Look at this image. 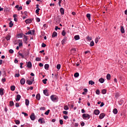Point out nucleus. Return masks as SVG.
<instances>
[{"instance_id":"nucleus-1","label":"nucleus","mask_w":127,"mask_h":127,"mask_svg":"<svg viewBox=\"0 0 127 127\" xmlns=\"http://www.w3.org/2000/svg\"><path fill=\"white\" fill-rule=\"evenodd\" d=\"M82 117L83 120H86V119H88V120H89V119L91 118V116L88 114H83L82 115Z\"/></svg>"},{"instance_id":"nucleus-2","label":"nucleus","mask_w":127,"mask_h":127,"mask_svg":"<svg viewBox=\"0 0 127 127\" xmlns=\"http://www.w3.org/2000/svg\"><path fill=\"white\" fill-rule=\"evenodd\" d=\"M66 43H67V37H64L62 41V45H64V44H66Z\"/></svg>"},{"instance_id":"nucleus-3","label":"nucleus","mask_w":127,"mask_h":127,"mask_svg":"<svg viewBox=\"0 0 127 127\" xmlns=\"http://www.w3.org/2000/svg\"><path fill=\"white\" fill-rule=\"evenodd\" d=\"M51 99L53 102H55L57 100V97L56 95H53L51 96Z\"/></svg>"},{"instance_id":"nucleus-4","label":"nucleus","mask_w":127,"mask_h":127,"mask_svg":"<svg viewBox=\"0 0 127 127\" xmlns=\"http://www.w3.org/2000/svg\"><path fill=\"white\" fill-rule=\"evenodd\" d=\"M70 53L73 55L76 54V53H77V50L75 48H72L70 50Z\"/></svg>"},{"instance_id":"nucleus-5","label":"nucleus","mask_w":127,"mask_h":127,"mask_svg":"<svg viewBox=\"0 0 127 127\" xmlns=\"http://www.w3.org/2000/svg\"><path fill=\"white\" fill-rule=\"evenodd\" d=\"M30 118L31 120V121H34L35 120V115L34 113H32L31 115L30 116Z\"/></svg>"},{"instance_id":"nucleus-6","label":"nucleus","mask_w":127,"mask_h":127,"mask_svg":"<svg viewBox=\"0 0 127 127\" xmlns=\"http://www.w3.org/2000/svg\"><path fill=\"white\" fill-rule=\"evenodd\" d=\"M27 67L28 68H32V64H31V62H26Z\"/></svg>"},{"instance_id":"nucleus-7","label":"nucleus","mask_w":127,"mask_h":127,"mask_svg":"<svg viewBox=\"0 0 127 127\" xmlns=\"http://www.w3.org/2000/svg\"><path fill=\"white\" fill-rule=\"evenodd\" d=\"M34 78H33L32 81H30L29 80H27L26 83L28 84V85H32V83L34 81Z\"/></svg>"},{"instance_id":"nucleus-8","label":"nucleus","mask_w":127,"mask_h":127,"mask_svg":"<svg viewBox=\"0 0 127 127\" xmlns=\"http://www.w3.org/2000/svg\"><path fill=\"white\" fill-rule=\"evenodd\" d=\"M27 40H28L27 36L24 35V38H23L24 42L25 43L27 44Z\"/></svg>"},{"instance_id":"nucleus-9","label":"nucleus","mask_w":127,"mask_h":127,"mask_svg":"<svg viewBox=\"0 0 127 127\" xmlns=\"http://www.w3.org/2000/svg\"><path fill=\"white\" fill-rule=\"evenodd\" d=\"M20 82L21 85H24L25 84V79L24 78L21 79Z\"/></svg>"},{"instance_id":"nucleus-10","label":"nucleus","mask_w":127,"mask_h":127,"mask_svg":"<svg viewBox=\"0 0 127 127\" xmlns=\"http://www.w3.org/2000/svg\"><path fill=\"white\" fill-rule=\"evenodd\" d=\"M105 116L106 115L105 114V113H101L99 116V119L102 120V119H104V118H105Z\"/></svg>"},{"instance_id":"nucleus-11","label":"nucleus","mask_w":127,"mask_h":127,"mask_svg":"<svg viewBox=\"0 0 127 127\" xmlns=\"http://www.w3.org/2000/svg\"><path fill=\"white\" fill-rule=\"evenodd\" d=\"M100 114V111L99 110H95L94 111V114L97 116Z\"/></svg>"},{"instance_id":"nucleus-12","label":"nucleus","mask_w":127,"mask_h":127,"mask_svg":"<svg viewBox=\"0 0 127 127\" xmlns=\"http://www.w3.org/2000/svg\"><path fill=\"white\" fill-rule=\"evenodd\" d=\"M25 22H26L27 24L31 23V22H32V20L31 19H27L25 21Z\"/></svg>"},{"instance_id":"nucleus-13","label":"nucleus","mask_w":127,"mask_h":127,"mask_svg":"<svg viewBox=\"0 0 127 127\" xmlns=\"http://www.w3.org/2000/svg\"><path fill=\"white\" fill-rule=\"evenodd\" d=\"M121 32L122 34H124L125 32V28H124V26H121Z\"/></svg>"},{"instance_id":"nucleus-14","label":"nucleus","mask_w":127,"mask_h":127,"mask_svg":"<svg viewBox=\"0 0 127 127\" xmlns=\"http://www.w3.org/2000/svg\"><path fill=\"white\" fill-rule=\"evenodd\" d=\"M21 98V96H20V95L19 94H18L17 96H16V102L19 101V100H20V98Z\"/></svg>"},{"instance_id":"nucleus-15","label":"nucleus","mask_w":127,"mask_h":127,"mask_svg":"<svg viewBox=\"0 0 127 127\" xmlns=\"http://www.w3.org/2000/svg\"><path fill=\"white\" fill-rule=\"evenodd\" d=\"M101 39V37H100V36H98L97 37H96L95 38V43H98V42H99V41Z\"/></svg>"},{"instance_id":"nucleus-16","label":"nucleus","mask_w":127,"mask_h":127,"mask_svg":"<svg viewBox=\"0 0 127 127\" xmlns=\"http://www.w3.org/2000/svg\"><path fill=\"white\" fill-rule=\"evenodd\" d=\"M74 38L75 40H79V39H80V36H79V35H75Z\"/></svg>"},{"instance_id":"nucleus-17","label":"nucleus","mask_w":127,"mask_h":127,"mask_svg":"<svg viewBox=\"0 0 127 127\" xmlns=\"http://www.w3.org/2000/svg\"><path fill=\"white\" fill-rule=\"evenodd\" d=\"M36 99L38 100V101H39L40 100V94H37L36 96Z\"/></svg>"},{"instance_id":"nucleus-18","label":"nucleus","mask_w":127,"mask_h":127,"mask_svg":"<svg viewBox=\"0 0 127 127\" xmlns=\"http://www.w3.org/2000/svg\"><path fill=\"white\" fill-rule=\"evenodd\" d=\"M99 82H100V83H103L104 82H105V79L103 78H101L99 79Z\"/></svg>"},{"instance_id":"nucleus-19","label":"nucleus","mask_w":127,"mask_h":127,"mask_svg":"<svg viewBox=\"0 0 127 127\" xmlns=\"http://www.w3.org/2000/svg\"><path fill=\"white\" fill-rule=\"evenodd\" d=\"M86 17H87L88 20H91V14L89 13H87L86 14Z\"/></svg>"},{"instance_id":"nucleus-20","label":"nucleus","mask_w":127,"mask_h":127,"mask_svg":"<svg viewBox=\"0 0 127 127\" xmlns=\"http://www.w3.org/2000/svg\"><path fill=\"white\" fill-rule=\"evenodd\" d=\"M60 11H61V14H62V15L64 14V8H60Z\"/></svg>"},{"instance_id":"nucleus-21","label":"nucleus","mask_w":127,"mask_h":127,"mask_svg":"<svg viewBox=\"0 0 127 127\" xmlns=\"http://www.w3.org/2000/svg\"><path fill=\"white\" fill-rule=\"evenodd\" d=\"M0 96H2L3 95V89L0 88Z\"/></svg>"},{"instance_id":"nucleus-22","label":"nucleus","mask_w":127,"mask_h":127,"mask_svg":"<svg viewBox=\"0 0 127 127\" xmlns=\"http://www.w3.org/2000/svg\"><path fill=\"white\" fill-rule=\"evenodd\" d=\"M53 78H54L55 80H57L58 79V74H55L54 77L53 76Z\"/></svg>"},{"instance_id":"nucleus-23","label":"nucleus","mask_w":127,"mask_h":127,"mask_svg":"<svg viewBox=\"0 0 127 127\" xmlns=\"http://www.w3.org/2000/svg\"><path fill=\"white\" fill-rule=\"evenodd\" d=\"M106 78L107 79V80H111V74H107V76H106Z\"/></svg>"},{"instance_id":"nucleus-24","label":"nucleus","mask_w":127,"mask_h":127,"mask_svg":"<svg viewBox=\"0 0 127 127\" xmlns=\"http://www.w3.org/2000/svg\"><path fill=\"white\" fill-rule=\"evenodd\" d=\"M10 90H11V91H14V90H15V86H14V85L11 86Z\"/></svg>"},{"instance_id":"nucleus-25","label":"nucleus","mask_w":127,"mask_h":127,"mask_svg":"<svg viewBox=\"0 0 127 127\" xmlns=\"http://www.w3.org/2000/svg\"><path fill=\"white\" fill-rule=\"evenodd\" d=\"M89 85H93L95 84V82L93 81V80H90L89 81Z\"/></svg>"},{"instance_id":"nucleus-26","label":"nucleus","mask_w":127,"mask_h":127,"mask_svg":"<svg viewBox=\"0 0 127 127\" xmlns=\"http://www.w3.org/2000/svg\"><path fill=\"white\" fill-rule=\"evenodd\" d=\"M19 43V46H22V40H18Z\"/></svg>"},{"instance_id":"nucleus-27","label":"nucleus","mask_w":127,"mask_h":127,"mask_svg":"<svg viewBox=\"0 0 127 127\" xmlns=\"http://www.w3.org/2000/svg\"><path fill=\"white\" fill-rule=\"evenodd\" d=\"M57 36V33L56 32H54L52 34V37H56Z\"/></svg>"},{"instance_id":"nucleus-28","label":"nucleus","mask_w":127,"mask_h":127,"mask_svg":"<svg viewBox=\"0 0 127 127\" xmlns=\"http://www.w3.org/2000/svg\"><path fill=\"white\" fill-rule=\"evenodd\" d=\"M25 105L26 106H28V105H29V100H28V99L25 100Z\"/></svg>"},{"instance_id":"nucleus-29","label":"nucleus","mask_w":127,"mask_h":127,"mask_svg":"<svg viewBox=\"0 0 127 127\" xmlns=\"http://www.w3.org/2000/svg\"><path fill=\"white\" fill-rule=\"evenodd\" d=\"M113 113L115 114V115H117L118 114V109L117 108H115L113 110Z\"/></svg>"},{"instance_id":"nucleus-30","label":"nucleus","mask_w":127,"mask_h":127,"mask_svg":"<svg viewBox=\"0 0 127 127\" xmlns=\"http://www.w3.org/2000/svg\"><path fill=\"white\" fill-rule=\"evenodd\" d=\"M43 93L44 94V95H45L46 96H48V93L47 92V90L45 89L44 90Z\"/></svg>"},{"instance_id":"nucleus-31","label":"nucleus","mask_w":127,"mask_h":127,"mask_svg":"<svg viewBox=\"0 0 127 127\" xmlns=\"http://www.w3.org/2000/svg\"><path fill=\"white\" fill-rule=\"evenodd\" d=\"M5 38L7 41H8V40H10V35L7 36Z\"/></svg>"},{"instance_id":"nucleus-32","label":"nucleus","mask_w":127,"mask_h":127,"mask_svg":"<svg viewBox=\"0 0 127 127\" xmlns=\"http://www.w3.org/2000/svg\"><path fill=\"white\" fill-rule=\"evenodd\" d=\"M42 82L43 83H44V84H47V78H45L44 79H43L42 80Z\"/></svg>"},{"instance_id":"nucleus-33","label":"nucleus","mask_w":127,"mask_h":127,"mask_svg":"<svg viewBox=\"0 0 127 127\" xmlns=\"http://www.w3.org/2000/svg\"><path fill=\"white\" fill-rule=\"evenodd\" d=\"M49 68V64H46L45 65V69H46V70H48V68Z\"/></svg>"},{"instance_id":"nucleus-34","label":"nucleus","mask_w":127,"mask_h":127,"mask_svg":"<svg viewBox=\"0 0 127 127\" xmlns=\"http://www.w3.org/2000/svg\"><path fill=\"white\" fill-rule=\"evenodd\" d=\"M9 27H12L13 26V23H12V21H10L9 23Z\"/></svg>"},{"instance_id":"nucleus-35","label":"nucleus","mask_w":127,"mask_h":127,"mask_svg":"<svg viewBox=\"0 0 127 127\" xmlns=\"http://www.w3.org/2000/svg\"><path fill=\"white\" fill-rule=\"evenodd\" d=\"M102 93L103 94V95H105V94H106L107 93V90L103 89L102 90Z\"/></svg>"},{"instance_id":"nucleus-36","label":"nucleus","mask_w":127,"mask_h":127,"mask_svg":"<svg viewBox=\"0 0 127 127\" xmlns=\"http://www.w3.org/2000/svg\"><path fill=\"white\" fill-rule=\"evenodd\" d=\"M49 113H50V110H48L45 113V115H46V116H48V115H49Z\"/></svg>"},{"instance_id":"nucleus-37","label":"nucleus","mask_w":127,"mask_h":127,"mask_svg":"<svg viewBox=\"0 0 127 127\" xmlns=\"http://www.w3.org/2000/svg\"><path fill=\"white\" fill-rule=\"evenodd\" d=\"M60 68H61V64H57V69H58V70H60Z\"/></svg>"},{"instance_id":"nucleus-38","label":"nucleus","mask_w":127,"mask_h":127,"mask_svg":"<svg viewBox=\"0 0 127 127\" xmlns=\"http://www.w3.org/2000/svg\"><path fill=\"white\" fill-rule=\"evenodd\" d=\"M95 45V43H94V41H92L90 43V46H94Z\"/></svg>"},{"instance_id":"nucleus-39","label":"nucleus","mask_w":127,"mask_h":127,"mask_svg":"<svg viewBox=\"0 0 127 127\" xmlns=\"http://www.w3.org/2000/svg\"><path fill=\"white\" fill-rule=\"evenodd\" d=\"M14 105V103H13V101H10L9 102V106L10 107H12V106H13Z\"/></svg>"},{"instance_id":"nucleus-40","label":"nucleus","mask_w":127,"mask_h":127,"mask_svg":"<svg viewBox=\"0 0 127 127\" xmlns=\"http://www.w3.org/2000/svg\"><path fill=\"white\" fill-rule=\"evenodd\" d=\"M86 39L88 40V41H91V40H92V38L90 37L89 36H88L86 37Z\"/></svg>"},{"instance_id":"nucleus-41","label":"nucleus","mask_w":127,"mask_h":127,"mask_svg":"<svg viewBox=\"0 0 127 127\" xmlns=\"http://www.w3.org/2000/svg\"><path fill=\"white\" fill-rule=\"evenodd\" d=\"M74 77H75V78H77V77H79V73L76 72L75 73H74Z\"/></svg>"},{"instance_id":"nucleus-42","label":"nucleus","mask_w":127,"mask_h":127,"mask_svg":"<svg viewBox=\"0 0 127 127\" xmlns=\"http://www.w3.org/2000/svg\"><path fill=\"white\" fill-rule=\"evenodd\" d=\"M62 35H63V36H65V35H66V32L63 30L62 33Z\"/></svg>"},{"instance_id":"nucleus-43","label":"nucleus","mask_w":127,"mask_h":127,"mask_svg":"<svg viewBox=\"0 0 127 127\" xmlns=\"http://www.w3.org/2000/svg\"><path fill=\"white\" fill-rule=\"evenodd\" d=\"M64 110H65V111H68V110H69V107L66 105L64 107Z\"/></svg>"},{"instance_id":"nucleus-44","label":"nucleus","mask_w":127,"mask_h":127,"mask_svg":"<svg viewBox=\"0 0 127 127\" xmlns=\"http://www.w3.org/2000/svg\"><path fill=\"white\" fill-rule=\"evenodd\" d=\"M16 125H19V124H20V122H19V120H15L14 121Z\"/></svg>"},{"instance_id":"nucleus-45","label":"nucleus","mask_w":127,"mask_h":127,"mask_svg":"<svg viewBox=\"0 0 127 127\" xmlns=\"http://www.w3.org/2000/svg\"><path fill=\"white\" fill-rule=\"evenodd\" d=\"M30 2H31V0H28L26 1V4L28 5L29 3H30Z\"/></svg>"},{"instance_id":"nucleus-46","label":"nucleus","mask_w":127,"mask_h":127,"mask_svg":"<svg viewBox=\"0 0 127 127\" xmlns=\"http://www.w3.org/2000/svg\"><path fill=\"white\" fill-rule=\"evenodd\" d=\"M96 95H100V90L99 89H97L96 91Z\"/></svg>"},{"instance_id":"nucleus-47","label":"nucleus","mask_w":127,"mask_h":127,"mask_svg":"<svg viewBox=\"0 0 127 127\" xmlns=\"http://www.w3.org/2000/svg\"><path fill=\"white\" fill-rule=\"evenodd\" d=\"M40 10V8L37 9L36 10V13H37L38 14H39V11Z\"/></svg>"},{"instance_id":"nucleus-48","label":"nucleus","mask_w":127,"mask_h":127,"mask_svg":"<svg viewBox=\"0 0 127 127\" xmlns=\"http://www.w3.org/2000/svg\"><path fill=\"white\" fill-rule=\"evenodd\" d=\"M39 123H40V124H43V121H42V119H39L38 120Z\"/></svg>"},{"instance_id":"nucleus-49","label":"nucleus","mask_w":127,"mask_h":127,"mask_svg":"<svg viewBox=\"0 0 127 127\" xmlns=\"http://www.w3.org/2000/svg\"><path fill=\"white\" fill-rule=\"evenodd\" d=\"M22 115H24V116H25V117H27L28 116V114H27L26 113L24 112H22Z\"/></svg>"},{"instance_id":"nucleus-50","label":"nucleus","mask_w":127,"mask_h":127,"mask_svg":"<svg viewBox=\"0 0 127 127\" xmlns=\"http://www.w3.org/2000/svg\"><path fill=\"white\" fill-rule=\"evenodd\" d=\"M41 61V58H36V61Z\"/></svg>"},{"instance_id":"nucleus-51","label":"nucleus","mask_w":127,"mask_h":127,"mask_svg":"<svg viewBox=\"0 0 127 127\" xmlns=\"http://www.w3.org/2000/svg\"><path fill=\"white\" fill-rule=\"evenodd\" d=\"M9 53H11V54H12V53H13V52H14L13 50H12V49H10V50H9Z\"/></svg>"},{"instance_id":"nucleus-52","label":"nucleus","mask_w":127,"mask_h":127,"mask_svg":"<svg viewBox=\"0 0 127 127\" xmlns=\"http://www.w3.org/2000/svg\"><path fill=\"white\" fill-rule=\"evenodd\" d=\"M62 2V0H59V6H61V2Z\"/></svg>"},{"instance_id":"nucleus-53","label":"nucleus","mask_w":127,"mask_h":127,"mask_svg":"<svg viewBox=\"0 0 127 127\" xmlns=\"http://www.w3.org/2000/svg\"><path fill=\"white\" fill-rule=\"evenodd\" d=\"M4 111L6 113L7 112V107L6 106L4 107Z\"/></svg>"},{"instance_id":"nucleus-54","label":"nucleus","mask_w":127,"mask_h":127,"mask_svg":"<svg viewBox=\"0 0 127 127\" xmlns=\"http://www.w3.org/2000/svg\"><path fill=\"white\" fill-rule=\"evenodd\" d=\"M42 47H46V44H45L44 43H43L42 44Z\"/></svg>"},{"instance_id":"nucleus-55","label":"nucleus","mask_w":127,"mask_h":127,"mask_svg":"<svg viewBox=\"0 0 127 127\" xmlns=\"http://www.w3.org/2000/svg\"><path fill=\"white\" fill-rule=\"evenodd\" d=\"M19 76H20V75L19 74V73H17L15 74L14 75V77H19Z\"/></svg>"},{"instance_id":"nucleus-56","label":"nucleus","mask_w":127,"mask_h":127,"mask_svg":"<svg viewBox=\"0 0 127 127\" xmlns=\"http://www.w3.org/2000/svg\"><path fill=\"white\" fill-rule=\"evenodd\" d=\"M68 118H69V117L68 116H64V120H67V119H68Z\"/></svg>"},{"instance_id":"nucleus-57","label":"nucleus","mask_w":127,"mask_h":127,"mask_svg":"<svg viewBox=\"0 0 127 127\" xmlns=\"http://www.w3.org/2000/svg\"><path fill=\"white\" fill-rule=\"evenodd\" d=\"M20 68H21V69H22L23 67H22V65H23V63H20Z\"/></svg>"},{"instance_id":"nucleus-58","label":"nucleus","mask_w":127,"mask_h":127,"mask_svg":"<svg viewBox=\"0 0 127 127\" xmlns=\"http://www.w3.org/2000/svg\"><path fill=\"white\" fill-rule=\"evenodd\" d=\"M83 91L85 93H88V89H87L86 88H84Z\"/></svg>"},{"instance_id":"nucleus-59","label":"nucleus","mask_w":127,"mask_h":127,"mask_svg":"<svg viewBox=\"0 0 127 127\" xmlns=\"http://www.w3.org/2000/svg\"><path fill=\"white\" fill-rule=\"evenodd\" d=\"M5 81H6L5 78H2L1 82H2V83H4V82H5Z\"/></svg>"},{"instance_id":"nucleus-60","label":"nucleus","mask_w":127,"mask_h":127,"mask_svg":"<svg viewBox=\"0 0 127 127\" xmlns=\"http://www.w3.org/2000/svg\"><path fill=\"white\" fill-rule=\"evenodd\" d=\"M40 110L41 111H44V110H45V107H41V108H40Z\"/></svg>"},{"instance_id":"nucleus-61","label":"nucleus","mask_w":127,"mask_h":127,"mask_svg":"<svg viewBox=\"0 0 127 127\" xmlns=\"http://www.w3.org/2000/svg\"><path fill=\"white\" fill-rule=\"evenodd\" d=\"M60 125H63V120H60Z\"/></svg>"},{"instance_id":"nucleus-62","label":"nucleus","mask_w":127,"mask_h":127,"mask_svg":"<svg viewBox=\"0 0 127 127\" xmlns=\"http://www.w3.org/2000/svg\"><path fill=\"white\" fill-rule=\"evenodd\" d=\"M36 21H37V22H40V18H36Z\"/></svg>"},{"instance_id":"nucleus-63","label":"nucleus","mask_w":127,"mask_h":127,"mask_svg":"<svg viewBox=\"0 0 127 127\" xmlns=\"http://www.w3.org/2000/svg\"><path fill=\"white\" fill-rule=\"evenodd\" d=\"M18 37H20V38H21L22 37V34H19L18 35Z\"/></svg>"},{"instance_id":"nucleus-64","label":"nucleus","mask_w":127,"mask_h":127,"mask_svg":"<svg viewBox=\"0 0 127 127\" xmlns=\"http://www.w3.org/2000/svg\"><path fill=\"white\" fill-rule=\"evenodd\" d=\"M21 9H22V6H21L19 7V8H18V11L21 10Z\"/></svg>"}]
</instances>
